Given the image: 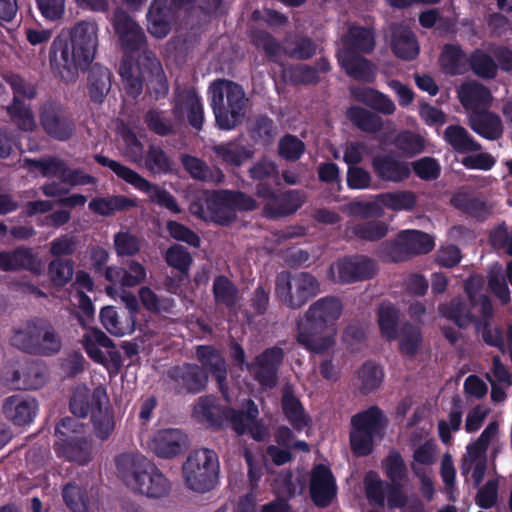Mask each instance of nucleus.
<instances>
[{"label":"nucleus","mask_w":512,"mask_h":512,"mask_svg":"<svg viewBox=\"0 0 512 512\" xmlns=\"http://www.w3.org/2000/svg\"><path fill=\"white\" fill-rule=\"evenodd\" d=\"M401 239L410 259L417 255L428 254L435 246L434 239L420 230H402Z\"/></svg>","instance_id":"44"},{"label":"nucleus","mask_w":512,"mask_h":512,"mask_svg":"<svg viewBox=\"0 0 512 512\" xmlns=\"http://www.w3.org/2000/svg\"><path fill=\"white\" fill-rule=\"evenodd\" d=\"M255 195L263 202V216L271 220L295 214L307 199L303 190L289 189L281 191L271 184L262 183L255 186Z\"/></svg>","instance_id":"11"},{"label":"nucleus","mask_w":512,"mask_h":512,"mask_svg":"<svg viewBox=\"0 0 512 512\" xmlns=\"http://www.w3.org/2000/svg\"><path fill=\"white\" fill-rule=\"evenodd\" d=\"M144 123L151 132L159 136H168L174 133L172 119L166 116L162 110L149 109L144 115Z\"/></svg>","instance_id":"62"},{"label":"nucleus","mask_w":512,"mask_h":512,"mask_svg":"<svg viewBox=\"0 0 512 512\" xmlns=\"http://www.w3.org/2000/svg\"><path fill=\"white\" fill-rule=\"evenodd\" d=\"M339 63L346 74L355 80L369 83L375 78L372 62L357 53L343 51L339 56Z\"/></svg>","instance_id":"30"},{"label":"nucleus","mask_w":512,"mask_h":512,"mask_svg":"<svg viewBox=\"0 0 512 512\" xmlns=\"http://www.w3.org/2000/svg\"><path fill=\"white\" fill-rule=\"evenodd\" d=\"M346 117L359 130L365 133L375 134L383 127V119L375 112L361 106L353 105L347 108Z\"/></svg>","instance_id":"39"},{"label":"nucleus","mask_w":512,"mask_h":512,"mask_svg":"<svg viewBox=\"0 0 512 512\" xmlns=\"http://www.w3.org/2000/svg\"><path fill=\"white\" fill-rule=\"evenodd\" d=\"M11 345L36 356H53L60 352L62 339L54 325L45 318L28 320L21 328L14 329Z\"/></svg>","instance_id":"5"},{"label":"nucleus","mask_w":512,"mask_h":512,"mask_svg":"<svg viewBox=\"0 0 512 512\" xmlns=\"http://www.w3.org/2000/svg\"><path fill=\"white\" fill-rule=\"evenodd\" d=\"M394 146L407 157H413L425 150V139L410 130L400 131L394 138Z\"/></svg>","instance_id":"58"},{"label":"nucleus","mask_w":512,"mask_h":512,"mask_svg":"<svg viewBox=\"0 0 512 512\" xmlns=\"http://www.w3.org/2000/svg\"><path fill=\"white\" fill-rule=\"evenodd\" d=\"M451 204L457 210L481 222L487 220L492 214V207L487 201L468 192L455 193L451 198Z\"/></svg>","instance_id":"32"},{"label":"nucleus","mask_w":512,"mask_h":512,"mask_svg":"<svg viewBox=\"0 0 512 512\" xmlns=\"http://www.w3.org/2000/svg\"><path fill=\"white\" fill-rule=\"evenodd\" d=\"M62 497L72 512H90V497L87 489L70 482L63 487Z\"/></svg>","instance_id":"52"},{"label":"nucleus","mask_w":512,"mask_h":512,"mask_svg":"<svg viewBox=\"0 0 512 512\" xmlns=\"http://www.w3.org/2000/svg\"><path fill=\"white\" fill-rule=\"evenodd\" d=\"M309 493L312 502L319 508H326L333 502L337 495V485L328 466L318 464L312 469Z\"/></svg>","instance_id":"18"},{"label":"nucleus","mask_w":512,"mask_h":512,"mask_svg":"<svg viewBox=\"0 0 512 512\" xmlns=\"http://www.w3.org/2000/svg\"><path fill=\"white\" fill-rule=\"evenodd\" d=\"M399 310L392 304H381L378 308V324L383 337L392 341L398 337Z\"/></svg>","instance_id":"55"},{"label":"nucleus","mask_w":512,"mask_h":512,"mask_svg":"<svg viewBox=\"0 0 512 512\" xmlns=\"http://www.w3.org/2000/svg\"><path fill=\"white\" fill-rule=\"evenodd\" d=\"M276 132L274 121L267 115L256 116L249 128V135L254 142L264 146L272 144Z\"/></svg>","instance_id":"53"},{"label":"nucleus","mask_w":512,"mask_h":512,"mask_svg":"<svg viewBox=\"0 0 512 512\" xmlns=\"http://www.w3.org/2000/svg\"><path fill=\"white\" fill-rule=\"evenodd\" d=\"M135 200L124 196L95 197L89 202V209L101 216H112L116 212L127 211L136 207Z\"/></svg>","instance_id":"41"},{"label":"nucleus","mask_w":512,"mask_h":512,"mask_svg":"<svg viewBox=\"0 0 512 512\" xmlns=\"http://www.w3.org/2000/svg\"><path fill=\"white\" fill-rule=\"evenodd\" d=\"M474 307L463 297L456 296L440 304L438 311L442 317L453 322L459 329H466L476 321V315L472 312Z\"/></svg>","instance_id":"26"},{"label":"nucleus","mask_w":512,"mask_h":512,"mask_svg":"<svg viewBox=\"0 0 512 512\" xmlns=\"http://www.w3.org/2000/svg\"><path fill=\"white\" fill-rule=\"evenodd\" d=\"M195 357L204 371L210 373L220 389L227 380V365L221 352L213 345H198L195 347Z\"/></svg>","instance_id":"22"},{"label":"nucleus","mask_w":512,"mask_h":512,"mask_svg":"<svg viewBox=\"0 0 512 512\" xmlns=\"http://www.w3.org/2000/svg\"><path fill=\"white\" fill-rule=\"evenodd\" d=\"M186 440V435L179 429H162L153 435L150 448L158 457L170 459L182 453Z\"/></svg>","instance_id":"21"},{"label":"nucleus","mask_w":512,"mask_h":512,"mask_svg":"<svg viewBox=\"0 0 512 512\" xmlns=\"http://www.w3.org/2000/svg\"><path fill=\"white\" fill-rule=\"evenodd\" d=\"M350 447L357 457L369 456L374 450L375 440L381 441L386 434L389 420L384 411L372 405L351 417Z\"/></svg>","instance_id":"7"},{"label":"nucleus","mask_w":512,"mask_h":512,"mask_svg":"<svg viewBox=\"0 0 512 512\" xmlns=\"http://www.w3.org/2000/svg\"><path fill=\"white\" fill-rule=\"evenodd\" d=\"M177 119L187 118L188 124L200 131L204 123V107L196 89L192 86H177L172 108Z\"/></svg>","instance_id":"16"},{"label":"nucleus","mask_w":512,"mask_h":512,"mask_svg":"<svg viewBox=\"0 0 512 512\" xmlns=\"http://www.w3.org/2000/svg\"><path fill=\"white\" fill-rule=\"evenodd\" d=\"M439 65L447 75H463L468 70V57L459 44L446 43L439 55Z\"/></svg>","instance_id":"33"},{"label":"nucleus","mask_w":512,"mask_h":512,"mask_svg":"<svg viewBox=\"0 0 512 512\" xmlns=\"http://www.w3.org/2000/svg\"><path fill=\"white\" fill-rule=\"evenodd\" d=\"M351 97L375 112L383 115H392L396 106L391 98L371 87L351 86L349 88Z\"/></svg>","instance_id":"27"},{"label":"nucleus","mask_w":512,"mask_h":512,"mask_svg":"<svg viewBox=\"0 0 512 512\" xmlns=\"http://www.w3.org/2000/svg\"><path fill=\"white\" fill-rule=\"evenodd\" d=\"M142 160L152 174L167 175L174 171V161L159 144H149Z\"/></svg>","instance_id":"42"},{"label":"nucleus","mask_w":512,"mask_h":512,"mask_svg":"<svg viewBox=\"0 0 512 512\" xmlns=\"http://www.w3.org/2000/svg\"><path fill=\"white\" fill-rule=\"evenodd\" d=\"M316 44L314 41L302 35H296L292 39H285L283 43V53L296 60H308L316 54Z\"/></svg>","instance_id":"48"},{"label":"nucleus","mask_w":512,"mask_h":512,"mask_svg":"<svg viewBox=\"0 0 512 512\" xmlns=\"http://www.w3.org/2000/svg\"><path fill=\"white\" fill-rule=\"evenodd\" d=\"M74 261L72 259L55 258L48 265V276L54 286L64 287L73 277Z\"/></svg>","instance_id":"61"},{"label":"nucleus","mask_w":512,"mask_h":512,"mask_svg":"<svg viewBox=\"0 0 512 512\" xmlns=\"http://www.w3.org/2000/svg\"><path fill=\"white\" fill-rule=\"evenodd\" d=\"M167 376L175 393L196 395L205 390L209 375L198 364L183 363L175 365L167 371Z\"/></svg>","instance_id":"15"},{"label":"nucleus","mask_w":512,"mask_h":512,"mask_svg":"<svg viewBox=\"0 0 512 512\" xmlns=\"http://www.w3.org/2000/svg\"><path fill=\"white\" fill-rule=\"evenodd\" d=\"M468 67L483 79H494L498 72V66L493 57L481 49H475L470 53Z\"/></svg>","instance_id":"49"},{"label":"nucleus","mask_w":512,"mask_h":512,"mask_svg":"<svg viewBox=\"0 0 512 512\" xmlns=\"http://www.w3.org/2000/svg\"><path fill=\"white\" fill-rule=\"evenodd\" d=\"M38 411V403L33 398L12 395L5 399L3 413L7 419L17 426L30 424Z\"/></svg>","instance_id":"24"},{"label":"nucleus","mask_w":512,"mask_h":512,"mask_svg":"<svg viewBox=\"0 0 512 512\" xmlns=\"http://www.w3.org/2000/svg\"><path fill=\"white\" fill-rule=\"evenodd\" d=\"M382 468L389 483L405 482L408 479V468L401 453L392 449L382 460Z\"/></svg>","instance_id":"54"},{"label":"nucleus","mask_w":512,"mask_h":512,"mask_svg":"<svg viewBox=\"0 0 512 512\" xmlns=\"http://www.w3.org/2000/svg\"><path fill=\"white\" fill-rule=\"evenodd\" d=\"M115 465L120 478L136 492L153 499L166 497L170 493L168 478L145 456L124 452L116 456Z\"/></svg>","instance_id":"3"},{"label":"nucleus","mask_w":512,"mask_h":512,"mask_svg":"<svg viewBox=\"0 0 512 512\" xmlns=\"http://www.w3.org/2000/svg\"><path fill=\"white\" fill-rule=\"evenodd\" d=\"M54 450L58 457L65 460L87 464L90 461V444L79 435L58 438L54 443Z\"/></svg>","instance_id":"28"},{"label":"nucleus","mask_w":512,"mask_h":512,"mask_svg":"<svg viewBox=\"0 0 512 512\" xmlns=\"http://www.w3.org/2000/svg\"><path fill=\"white\" fill-rule=\"evenodd\" d=\"M94 160L99 165L108 167L118 178L132 185L135 189L147 194L152 193L150 196L151 202L166 208L174 214L181 212L176 198L169 191L154 185L133 169L102 154H95Z\"/></svg>","instance_id":"9"},{"label":"nucleus","mask_w":512,"mask_h":512,"mask_svg":"<svg viewBox=\"0 0 512 512\" xmlns=\"http://www.w3.org/2000/svg\"><path fill=\"white\" fill-rule=\"evenodd\" d=\"M281 409L287 421L297 430L302 431L311 423L300 399L295 395L292 385H285L282 389Z\"/></svg>","instance_id":"25"},{"label":"nucleus","mask_w":512,"mask_h":512,"mask_svg":"<svg viewBox=\"0 0 512 512\" xmlns=\"http://www.w3.org/2000/svg\"><path fill=\"white\" fill-rule=\"evenodd\" d=\"M343 311L341 301L325 296L314 302L305 313V321L297 322V342L306 350L322 354L335 344L337 321Z\"/></svg>","instance_id":"2"},{"label":"nucleus","mask_w":512,"mask_h":512,"mask_svg":"<svg viewBox=\"0 0 512 512\" xmlns=\"http://www.w3.org/2000/svg\"><path fill=\"white\" fill-rule=\"evenodd\" d=\"M285 354L281 347L266 348L251 363H246L253 379L264 389H273L278 383V372Z\"/></svg>","instance_id":"14"},{"label":"nucleus","mask_w":512,"mask_h":512,"mask_svg":"<svg viewBox=\"0 0 512 512\" xmlns=\"http://www.w3.org/2000/svg\"><path fill=\"white\" fill-rule=\"evenodd\" d=\"M371 167L376 177L384 182L400 183L411 175L409 164L392 154H377L371 159Z\"/></svg>","instance_id":"19"},{"label":"nucleus","mask_w":512,"mask_h":512,"mask_svg":"<svg viewBox=\"0 0 512 512\" xmlns=\"http://www.w3.org/2000/svg\"><path fill=\"white\" fill-rule=\"evenodd\" d=\"M29 164L37 168L44 177H56L61 184L69 187L95 185L97 179L86 173L83 168H72L59 157L52 156L46 159H30Z\"/></svg>","instance_id":"13"},{"label":"nucleus","mask_w":512,"mask_h":512,"mask_svg":"<svg viewBox=\"0 0 512 512\" xmlns=\"http://www.w3.org/2000/svg\"><path fill=\"white\" fill-rule=\"evenodd\" d=\"M403 243L400 231L395 239L381 242L377 254L385 262L399 263L408 261L410 258Z\"/></svg>","instance_id":"60"},{"label":"nucleus","mask_w":512,"mask_h":512,"mask_svg":"<svg viewBox=\"0 0 512 512\" xmlns=\"http://www.w3.org/2000/svg\"><path fill=\"white\" fill-rule=\"evenodd\" d=\"M211 101L216 125L221 130H232L245 116L246 99L241 85L218 79L210 86Z\"/></svg>","instance_id":"6"},{"label":"nucleus","mask_w":512,"mask_h":512,"mask_svg":"<svg viewBox=\"0 0 512 512\" xmlns=\"http://www.w3.org/2000/svg\"><path fill=\"white\" fill-rule=\"evenodd\" d=\"M259 207L249 194L239 190L222 189L213 191L205 198L204 204L194 202L192 212L203 220L228 226L237 218V212H251Z\"/></svg>","instance_id":"4"},{"label":"nucleus","mask_w":512,"mask_h":512,"mask_svg":"<svg viewBox=\"0 0 512 512\" xmlns=\"http://www.w3.org/2000/svg\"><path fill=\"white\" fill-rule=\"evenodd\" d=\"M37 258L30 248L18 247L12 251H0V270L5 272L35 271Z\"/></svg>","instance_id":"34"},{"label":"nucleus","mask_w":512,"mask_h":512,"mask_svg":"<svg viewBox=\"0 0 512 512\" xmlns=\"http://www.w3.org/2000/svg\"><path fill=\"white\" fill-rule=\"evenodd\" d=\"M184 169L193 179L214 184H221L225 180V175L219 167H209L205 161L195 156L184 154L181 157Z\"/></svg>","instance_id":"36"},{"label":"nucleus","mask_w":512,"mask_h":512,"mask_svg":"<svg viewBox=\"0 0 512 512\" xmlns=\"http://www.w3.org/2000/svg\"><path fill=\"white\" fill-rule=\"evenodd\" d=\"M390 46L394 55L403 60H413L419 54V44L415 33L406 25L393 23L390 26Z\"/></svg>","instance_id":"23"},{"label":"nucleus","mask_w":512,"mask_h":512,"mask_svg":"<svg viewBox=\"0 0 512 512\" xmlns=\"http://www.w3.org/2000/svg\"><path fill=\"white\" fill-rule=\"evenodd\" d=\"M388 231V224L377 219L357 223L350 227V232L355 238L367 242L382 240L386 237Z\"/></svg>","instance_id":"50"},{"label":"nucleus","mask_w":512,"mask_h":512,"mask_svg":"<svg viewBox=\"0 0 512 512\" xmlns=\"http://www.w3.org/2000/svg\"><path fill=\"white\" fill-rule=\"evenodd\" d=\"M358 378L361 382V393L367 395L380 387L384 372L379 365L372 361H366L358 371Z\"/></svg>","instance_id":"57"},{"label":"nucleus","mask_w":512,"mask_h":512,"mask_svg":"<svg viewBox=\"0 0 512 512\" xmlns=\"http://www.w3.org/2000/svg\"><path fill=\"white\" fill-rule=\"evenodd\" d=\"M111 72L108 68L95 63L91 66L88 78V94L92 102L101 104L111 89Z\"/></svg>","instance_id":"35"},{"label":"nucleus","mask_w":512,"mask_h":512,"mask_svg":"<svg viewBox=\"0 0 512 512\" xmlns=\"http://www.w3.org/2000/svg\"><path fill=\"white\" fill-rule=\"evenodd\" d=\"M6 112L19 130L24 132L35 130L36 121L32 108L23 100L12 99L11 103L6 107Z\"/></svg>","instance_id":"45"},{"label":"nucleus","mask_w":512,"mask_h":512,"mask_svg":"<svg viewBox=\"0 0 512 512\" xmlns=\"http://www.w3.org/2000/svg\"><path fill=\"white\" fill-rule=\"evenodd\" d=\"M176 21V12L168 0H153L147 12V30L157 39L165 38Z\"/></svg>","instance_id":"20"},{"label":"nucleus","mask_w":512,"mask_h":512,"mask_svg":"<svg viewBox=\"0 0 512 512\" xmlns=\"http://www.w3.org/2000/svg\"><path fill=\"white\" fill-rule=\"evenodd\" d=\"M101 401L100 394H93L87 388L76 390L70 398L69 408L72 414L77 417L85 418L92 410L96 409L95 400Z\"/></svg>","instance_id":"56"},{"label":"nucleus","mask_w":512,"mask_h":512,"mask_svg":"<svg viewBox=\"0 0 512 512\" xmlns=\"http://www.w3.org/2000/svg\"><path fill=\"white\" fill-rule=\"evenodd\" d=\"M252 44L258 49L262 50L266 57L274 60L281 52L283 46L278 40L269 32L265 30H256L251 34Z\"/></svg>","instance_id":"64"},{"label":"nucleus","mask_w":512,"mask_h":512,"mask_svg":"<svg viewBox=\"0 0 512 512\" xmlns=\"http://www.w3.org/2000/svg\"><path fill=\"white\" fill-rule=\"evenodd\" d=\"M248 175L256 185L269 184L267 180L272 179L279 184V170L275 162L268 159H261L255 162L248 170Z\"/></svg>","instance_id":"63"},{"label":"nucleus","mask_w":512,"mask_h":512,"mask_svg":"<svg viewBox=\"0 0 512 512\" xmlns=\"http://www.w3.org/2000/svg\"><path fill=\"white\" fill-rule=\"evenodd\" d=\"M97 31L95 22L80 21L70 32H61L54 38L49 49V64L55 77L72 83L80 71L90 67L98 46Z\"/></svg>","instance_id":"1"},{"label":"nucleus","mask_w":512,"mask_h":512,"mask_svg":"<svg viewBox=\"0 0 512 512\" xmlns=\"http://www.w3.org/2000/svg\"><path fill=\"white\" fill-rule=\"evenodd\" d=\"M400 351L407 356H414L422 343V333L419 327L406 322L398 330Z\"/></svg>","instance_id":"59"},{"label":"nucleus","mask_w":512,"mask_h":512,"mask_svg":"<svg viewBox=\"0 0 512 512\" xmlns=\"http://www.w3.org/2000/svg\"><path fill=\"white\" fill-rule=\"evenodd\" d=\"M377 200L392 211H412L417 205V196L410 190L381 193Z\"/></svg>","instance_id":"47"},{"label":"nucleus","mask_w":512,"mask_h":512,"mask_svg":"<svg viewBox=\"0 0 512 512\" xmlns=\"http://www.w3.org/2000/svg\"><path fill=\"white\" fill-rule=\"evenodd\" d=\"M119 74L123 80L125 91L133 98L138 97L143 91L144 76L140 67L135 65L127 55L122 59Z\"/></svg>","instance_id":"43"},{"label":"nucleus","mask_w":512,"mask_h":512,"mask_svg":"<svg viewBox=\"0 0 512 512\" xmlns=\"http://www.w3.org/2000/svg\"><path fill=\"white\" fill-rule=\"evenodd\" d=\"M186 486L197 493H206L218 483L220 465L217 453L208 448L192 451L183 463Z\"/></svg>","instance_id":"8"},{"label":"nucleus","mask_w":512,"mask_h":512,"mask_svg":"<svg viewBox=\"0 0 512 512\" xmlns=\"http://www.w3.org/2000/svg\"><path fill=\"white\" fill-rule=\"evenodd\" d=\"M319 290L317 279L308 272L292 274L282 271L276 276L275 293L279 300L291 309H299Z\"/></svg>","instance_id":"10"},{"label":"nucleus","mask_w":512,"mask_h":512,"mask_svg":"<svg viewBox=\"0 0 512 512\" xmlns=\"http://www.w3.org/2000/svg\"><path fill=\"white\" fill-rule=\"evenodd\" d=\"M342 42L345 46L344 51H352V53H370L375 47L372 30L363 26H350Z\"/></svg>","instance_id":"40"},{"label":"nucleus","mask_w":512,"mask_h":512,"mask_svg":"<svg viewBox=\"0 0 512 512\" xmlns=\"http://www.w3.org/2000/svg\"><path fill=\"white\" fill-rule=\"evenodd\" d=\"M96 409L92 410L91 422L97 438L107 440L115 428L113 410L109 407L103 408L102 401L95 400Z\"/></svg>","instance_id":"46"},{"label":"nucleus","mask_w":512,"mask_h":512,"mask_svg":"<svg viewBox=\"0 0 512 512\" xmlns=\"http://www.w3.org/2000/svg\"><path fill=\"white\" fill-rule=\"evenodd\" d=\"M470 128L487 140H497L503 134L501 118L490 111L473 112L469 117Z\"/></svg>","instance_id":"31"},{"label":"nucleus","mask_w":512,"mask_h":512,"mask_svg":"<svg viewBox=\"0 0 512 512\" xmlns=\"http://www.w3.org/2000/svg\"><path fill=\"white\" fill-rule=\"evenodd\" d=\"M458 96L466 108H480L490 105L492 95L490 90L477 81L465 82L460 86Z\"/></svg>","instance_id":"38"},{"label":"nucleus","mask_w":512,"mask_h":512,"mask_svg":"<svg viewBox=\"0 0 512 512\" xmlns=\"http://www.w3.org/2000/svg\"><path fill=\"white\" fill-rule=\"evenodd\" d=\"M340 283L350 284L373 278L378 270L377 263L366 255L346 256L336 263Z\"/></svg>","instance_id":"17"},{"label":"nucleus","mask_w":512,"mask_h":512,"mask_svg":"<svg viewBox=\"0 0 512 512\" xmlns=\"http://www.w3.org/2000/svg\"><path fill=\"white\" fill-rule=\"evenodd\" d=\"M443 139L459 154L478 152L482 149L481 144L460 125H449L444 131Z\"/></svg>","instance_id":"37"},{"label":"nucleus","mask_w":512,"mask_h":512,"mask_svg":"<svg viewBox=\"0 0 512 512\" xmlns=\"http://www.w3.org/2000/svg\"><path fill=\"white\" fill-rule=\"evenodd\" d=\"M39 121L47 136L61 142L71 139L76 130L72 112L58 100L49 99L40 106Z\"/></svg>","instance_id":"12"},{"label":"nucleus","mask_w":512,"mask_h":512,"mask_svg":"<svg viewBox=\"0 0 512 512\" xmlns=\"http://www.w3.org/2000/svg\"><path fill=\"white\" fill-rule=\"evenodd\" d=\"M211 151L223 164L232 167H241L254 156V150L251 147L237 140L215 144L211 147Z\"/></svg>","instance_id":"29"},{"label":"nucleus","mask_w":512,"mask_h":512,"mask_svg":"<svg viewBox=\"0 0 512 512\" xmlns=\"http://www.w3.org/2000/svg\"><path fill=\"white\" fill-rule=\"evenodd\" d=\"M213 295L215 302L224 305L228 309L236 306L238 300V288L226 276H216L213 281Z\"/></svg>","instance_id":"51"}]
</instances>
